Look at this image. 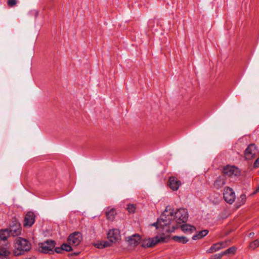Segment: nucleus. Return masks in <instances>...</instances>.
<instances>
[{
    "label": "nucleus",
    "mask_w": 259,
    "mask_h": 259,
    "mask_svg": "<svg viewBox=\"0 0 259 259\" xmlns=\"http://www.w3.org/2000/svg\"><path fill=\"white\" fill-rule=\"evenodd\" d=\"M188 212L186 209L181 208L174 210L170 206H167L157 222L151 224L152 227H166L174 220L179 224H183L179 227H193L186 224L188 219Z\"/></svg>",
    "instance_id": "obj_1"
},
{
    "label": "nucleus",
    "mask_w": 259,
    "mask_h": 259,
    "mask_svg": "<svg viewBox=\"0 0 259 259\" xmlns=\"http://www.w3.org/2000/svg\"><path fill=\"white\" fill-rule=\"evenodd\" d=\"M169 239L170 235L169 234L165 235L162 233L154 237H149L142 240L141 241V246L145 248H152L159 243L168 242Z\"/></svg>",
    "instance_id": "obj_2"
},
{
    "label": "nucleus",
    "mask_w": 259,
    "mask_h": 259,
    "mask_svg": "<svg viewBox=\"0 0 259 259\" xmlns=\"http://www.w3.org/2000/svg\"><path fill=\"white\" fill-rule=\"evenodd\" d=\"M15 247L13 253L14 256H17L29 251L31 248V244L28 240L19 237L16 240Z\"/></svg>",
    "instance_id": "obj_3"
},
{
    "label": "nucleus",
    "mask_w": 259,
    "mask_h": 259,
    "mask_svg": "<svg viewBox=\"0 0 259 259\" xmlns=\"http://www.w3.org/2000/svg\"><path fill=\"white\" fill-rule=\"evenodd\" d=\"M56 243L54 240H47L38 244V251L45 254H53Z\"/></svg>",
    "instance_id": "obj_4"
},
{
    "label": "nucleus",
    "mask_w": 259,
    "mask_h": 259,
    "mask_svg": "<svg viewBox=\"0 0 259 259\" xmlns=\"http://www.w3.org/2000/svg\"><path fill=\"white\" fill-rule=\"evenodd\" d=\"M82 235L79 232H75L69 236L67 242L70 245L76 246L78 245L82 240Z\"/></svg>",
    "instance_id": "obj_5"
},
{
    "label": "nucleus",
    "mask_w": 259,
    "mask_h": 259,
    "mask_svg": "<svg viewBox=\"0 0 259 259\" xmlns=\"http://www.w3.org/2000/svg\"><path fill=\"white\" fill-rule=\"evenodd\" d=\"M257 153L258 151L255 145L251 144L248 146L244 151V157L246 159L250 160L254 158Z\"/></svg>",
    "instance_id": "obj_6"
},
{
    "label": "nucleus",
    "mask_w": 259,
    "mask_h": 259,
    "mask_svg": "<svg viewBox=\"0 0 259 259\" xmlns=\"http://www.w3.org/2000/svg\"><path fill=\"white\" fill-rule=\"evenodd\" d=\"M107 238L110 242L116 243L120 240V231L115 228H112L107 233Z\"/></svg>",
    "instance_id": "obj_7"
},
{
    "label": "nucleus",
    "mask_w": 259,
    "mask_h": 259,
    "mask_svg": "<svg viewBox=\"0 0 259 259\" xmlns=\"http://www.w3.org/2000/svg\"><path fill=\"white\" fill-rule=\"evenodd\" d=\"M224 198L225 201L228 203H233L236 198V196L233 190L230 187H226L224 189Z\"/></svg>",
    "instance_id": "obj_8"
},
{
    "label": "nucleus",
    "mask_w": 259,
    "mask_h": 259,
    "mask_svg": "<svg viewBox=\"0 0 259 259\" xmlns=\"http://www.w3.org/2000/svg\"><path fill=\"white\" fill-rule=\"evenodd\" d=\"M223 172L224 174V176H225L226 177V176L229 177L238 176L240 174V171L237 167L231 165H227L224 167Z\"/></svg>",
    "instance_id": "obj_9"
},
{
    "label": "nucleus",
    "mask_w": 259,
    "mask_h": 259,
    "mask_svg": "<svg viewBox=\"0 0 259 259\" xmlns=\"http://www.w3.org/2000/svg\"><path fill=\"white\" fill-rule=\"evenodd\" d=\"M35 215L33 212H28L24 218V227H31L35 222Z\"/></svg>",
    "instance_id": "obj_10"
},
{
    "label": "nucleus",
    "mask_w": 259,
    "mask_h": 259,
    "mask_svg": "<svg viewBox=\"0 0 259 259\" xmlns=\"http://www.w3.org/2000/svg\"><path fill=\"white\" fill-rule=\"evenodd\" d=\"M226 184V177L225 176H221L217 178L213 184V188L219 190L223 188Z\"/></svg>",
    "instance_id": "obj_11"
},
{
    "label": "nucleus",
    "mask_w": 259,
    "mask_h": 259,
    "mask_svg": "<svg viewBox=\"0 0 259 259\" xmlns=\"http://www.w3.org/2000/svg\"><path fill=\"white\" fill-rule=\"evenodd\" d=\"M141 236L138 234H135L126 238V241L130 245L136 246L141 241Z\"/></svg>",
    "instance_id": "obj_12"
},
{
    "label": "nucleus",
    "mask_w": 259,
    "mask_h": 259,
    "mask_svg": "<svg viewBox=\"0 0 259 259\" xmlns=\"http://www.w3.org/2000/svg\"><path fill=\"white\" fill-rule=\"evenodd\" d=\"M181 184V181L175 177H170L168 180V185L173 191L178 190Z\"/></svg>",
    "instance_id": "obj_13"
},
{
    "label": "nucleus",
    "mask_w": 259,
    "mask_h": 259,
    "mask_svg": "<svg viewBox=\"0 0 259 259\" xmlns=\"http://www.w3.org/2000/svg\"><path fill=\"white\" fill-rule=\"evenodd\" d=\"M105 214L108 220L113 221L115 219V215L117 214V212L115 209L111 208L108 210H106Z\"/></svg>",
    "instance_id": "obj_14"
},
{
    "label": "nucleus",
    "mask_w": 259,
    "mask_h": 259,
    "mask_svg": "<svg viewBox=\"0 0 259 259\" xmlns=\"http://www.w3.org/2000/svg\"><path fill=\"white\" fill-rule=\"evenodd\" d=\"M208 232L209 231L208 230H201L199 232H197L196 234L194 235L192 237V239L194 240L200 239L206 236Z\"/></svg>",
    "instance_id": "obj_15"
},
{
    "label": "nucleus",
    "mask_w": 259,
    "mask_h": 259,
    "mask_svg": "<svg viewBox=\"0 0 259 259\" xmlns=\"http://www.w3.org/2000/svg\"><path fill=\"white\" fill-rule=\"evenodd\" d=\"M171 239L175 242L186 244L189 241V239L185 236H174Z\"/></svg>",
    "instance_id": "obj_16"
},
{
    "label": "nucleus",
    "mask_w": 259,
    "mask_h": 259,
    "mask_svg": "<svg viewBox=\"0 0 259 259\" xmlns=\"http://www.w3.org/2000/svg\"><path fill=\"white\" fill-rule=\"evenodd\" d=\"M10 235V230L7 228L0 230V239L2 240L5 241L7 240Z\"/></svg>",
    "instance_id": "obj_17"
},
{
    "label": "nucleus",
    "mask_w": 259,
    "mask_h": 259,
    "mask_svg": "<svg viewBox=\"0 0 259 259\" xmlns=\"http://www.w3.org/2000/svg\"><path fill=\"white\" fill-rule=\"evenodd\" d=\"M11 254V252L7 247H0V258L7 259V257Z\"/></svg>",
    "instance_id": "obj_18"
},
{
    "label": "nucleus",
    "mask_w": 259,
    "mask_h": 259,
    "mask_svg": "<svg viewBox=\"0 0 259 259\" xmlns=\"http://www.w3.org/2000/svg\"><path fill=\"white\" fill-rule=\"evenodd\" d=\"M236 250V248L234 246H232L227 249H226L225 251L222 252V255H225L227 254H234Z\"/></svg>",
    "instance_id": "obj_19"
},
{
    "label": "nucleus",
    "mask_w": 259,
    "mask_h": 259,
    "mask_svg": "<svg viewBox=\"0 0 259 259\" xmlns=\"http://www.w3.org/2000/svg\"><path fill=\"white\" fill-rule=\"evenodd\" d=\"M136 208V205L134 204H129L127 205L126 209L130 213H134Z\"/></svg>",
    "instance_id": "obj_20"
},
{
    "label": "nucleus",
    "mask_w": 259,
    "mask_h": 259,
    "mask_svg": "<svg viewBox=\"0 0 259 259\" xmlns=\"http://www.w3.org/2000/svg\"><path fill=\"white\" fill-rule=\"evenodd\" d=\"M72 245H70L68 243H63L61 245L62 248H63L62 250L63 251H66L67 252L73 250L72 247L71 246Z\"/></svg>",
    "instance_id": "obj_21"
},
{
    "label": "nucleus",
    "mask_w": 259,
    "mask_h": 259,
    "mask_svg": "<svg viewBox=\"0 0 259 259\" xmlns=\"http://www.w3.org/2000/svg\"><path fill=\"white\" fill-rule=\"evenodd\" d=\"M21 228H17V229H16L14 230H10V233L13 237L17 236L21 234Z\"/></svg>",
    "instance_id": "obj_22"
},
{
    "label": "nucleus",
    "mask_w": 259,
    "mask_h": 259,
    "mask_svg": "<svg viewBox=\"0 0 259 259\" xmlns=\"http://www.w3.org/2000/svg\"><path fill=\"white\" fill-rule=\"evenodd\" d=\"M259 246V239L255 240L254 241L250 243L249 247L252 249H254Z\"/></svg>",
    "instance_id": "obj_23"
},
{
    "label": "nucleus",
    "mask_w": 259,
    "mask_h": 259,
    "mask_svg": "<svg viewBox=\"0 0 259 259\" xmlns=\"http://www.w3.org/2000/svg\"><path fill=\"white\" fill-rule=\"evenodd\" d=\"M182 230L185 233H192L194 230H196V228H181Z\"/></svg>",
    "instance_id": "obj_24"
},
{
    "label": "nucleus",
    "mask_w": 259,
    "mask_h": 259,
    "mask_svg": "<svg viewBox=\"0 0 259 259\" xmlns=\"http://www.w3.org/2000/svg\"><path fill=\"white\" fill-rule=\"evenodd\" d=\"M222 244V243H214L212 245V247H213L214 250L215 251H217L222 248V246H221Z\"/></svg>",
    "instance_id": "obj_25"
},
{
    "label": "nucleus",
    "mask_w": 259,
    "mask_h": 259,
    "mask_svg": "<svg viewBox=\"0 0 259 259\" xmlns=\"http://www.w3.org/2000/svg\"><path fill=\"white\" fill-rule=\"evenodd\" d=\"M17 4V0H9L7 2V5L10 7H13Z\"/></svg>",
    "instance_id": "obj_26"
},
{
    "label": "nucleus",
    "mask_w": 259,
    "mask_h": 259,
    "mask_svg": "<svg viewBox=\"0 0 259 259\" xmlns=\"http://www.w3.org/2000/svg\"><path fill=\"white\" fill-rule=\"evenodd\" d=\"M246 199V197L245 194H242L238 199V202H241V204H244Z\"/></svg>",
    "instance_id": "obj_27"
},
{
    "label": "nucleus",
    "mask_w": 259,
    "mask_h": 259,
    "mask_svg": "<svg viewBox=\"0 0 259 259\" xmlns=\"http://www.w3.org/2000/svg\"><path fill=\"white\" fill-rule=\"evenodd\" d=\"M223 255H222V253H220L219 254H216L213 255H212L210 257V259H221Z\"/></svg>",
    "instance_id": "obj_28"
},
{
    "label": "nucleus",
    "mask_w": 259,
    "mask_h": 259,
    "mask_svg": "<svg viewBox=\"0 0 259 259\" xmlns=\"http://www.w3.org/2000/svg\"><path fill=\"white\" fill-rule=\"evenodd\" d=\"M54 249V251H55L56 253H62L63 248H62L61 246L60 247H55V248Z\"/></svg>",
    "instance_id": "obj_29"
},
{
    "label": "nucleus",
    "mask_w": 259,
    "mask_h": 259,
    "mask_svg": "<svg viewBox=\"0 0 259 259\" xmlns=\"http://www.w3.org/2000/svg\"><path fill=\"white\" fill-rule=\"evenodd\" d=\"M102 243H103V247H104V248H105L106 247L111 246V243H112L113 242H110V241H102Z\"/></svg>",
    "instance_id": "obj_30"
},
{
    "label": "nucleus",
    "mask_w": 259,
    "mask_h": 259,
    "mask_svg": "<svg viewBox=\"0 0 259 259\" xmlns=\"http://www.w3.org/2000/svg\"><path fill=\"white\" fill-rule=\"evenodd\" d=\"M94 246L96 247H97L98 248H100V249H102L104 248L102 242H98L97 243H95L94 244Z\"/></svg>",
    "instance_id": "obj_31"
},
{
    "label": "nucleus",
    "mask_w": 259,
    "mask_h": 259,
    "mask_svg": "<svg viewBox=\"0 0 259 259\" xmlns=\"http://www.w3.org/2000/svg\"><path fill=\"white\" fill-rule=\"evenodd\" d=\"M80 251H76L74 252L73 253H69L68 256H77L80 254Z\"/></svg>",
    "instance_id": "obj_32"
},
{
    "label": "nucleus",
    "mask_w": 259,
    "mask_h": 259,
    "mask_svg": "<svg viewBox=\"0 0 259 259\" xmlns=\"http://www.w3.org/2000/svg\"><path fill=\"white\" fill-rule=\"evenodd\" d=\"M253 166L254 167H259V157L255 160Z\"/></svg>",
    "instance_id": "obj_33"
},
{
    "label": "nucleus",
    "mask_w": 259,
    "mask_h": 259,
    "mask_svg": "<svg viewBox=\"0 0 259 259\" xmlns=\"http://www.w3.org/2000/svg\"><path fill=\"white\" fill-rule=\"evenodd\" d=\"M219 243H222V244H221L222 248H224L228 245L227 241H222L219 242Z\"/></svg>",
    "instance_id": "obj_34"
},
{
    "label": "nucleus",
    "mask_w": 259,
    "mask_h": 259,
    "mask_svg": "<svg viewBox=\"0 0 259 259\" xmlns=\"http://www.w3.org/2000/svg\"><path fill=\"white\" fill-rule=\"evenodd\" d=\"M214 251H215L214 250L213 247H212V246L208 250H207V252L208 253H212Z\"/></svg>",
    "instance_id": "obj_35"
},
{
    "label": "nucleus",
    "mask_w": 259,
    "mask_h": 259,
    "mask_svg": "<svg viewBox=\"0 0 259 259\" xmlns=\"http://www.w3.org/2000/svg\"><path fill=\"white\" fill-rule=\"evenodd\" d=\"M214 251H215L214 250L213 247H212V246L208 250H207V252L208 253H212Z\"/></svg>",
    "instance_id": "obj_36"
},
{
    "label": "nucleus",
    "mask_w": 259,
    "mask_h": 259,
    "mask_svg": "<svg viewBox=\"0 0 259 259\" xmlns=\"http://www.w3.org/2000/svg\"><path fill=\"white\" fill-rule=\"evenodd\" d=\"M178 228H175V227H174V228H171V230H166V232H167V233L169 234V233L170 232H174L175 230L176 229H177Z\"/></svg>",
    "instance_id": "obj_37"
},
{
    "label": "nucleus",
    "mask_w": 259,
    "mask_h": 259,
    "mask_svg": "<svg viewBox=\"0 0 259 259\" xmlns=\"http://www.w3.org/2000/svg\"><path fill=\"white\" fill-rule=\"evenodd\" d=\"M254 233L253 232H251L248 234V237L250 238H252L253 237Z\"/></svg>",
    "instance_id": "obj_38"
},
{
    "label": "nucleus",
    "mask_w": 259,
    "mask_h": 259,
    "mask_svg": "<svg viewBox=\"0 0 259 259\" xmlns=\"http://www.w3.org/2000/svg\"><path fill=\"white\" fill-rule=\"evenodd\" d=\"M257 192H259V186H257V187L256 188L255 191L253 193V194H256Z\"/></svg>",
    "instance_id": "obj_39"
},
{
    "label": "nucleus",
    "mask_w": 259,
    "mask_h": 259,
    "mask_svg": "<svg viewBox=\"0 0 259 259\" xmlns=\"http://www.w3.org/2000/svg\"><path fill=\"white\" fill-rule=\"evenodd\" d=\"M230 232H231V231H229V232H228V233L226 234V235L229 234V233Z\"/></svg>",
    "instance_id": "obj_40"
},
{
    "label": "nucleus",
    "mask_w": 259,
    "mask_h": 259,
    "mask_svg": "<svg viewBox=\"0 0 259 259\" xmlns=\"http://www.w3.org/2000/svg\"><path fill=\"white\" fill-rule=\"evenodd\" d=\"M162 229V231H163V229H164V227L161 228Z\"/></svg>",
    "instance_id": "obj_41"
}]
</instances>
